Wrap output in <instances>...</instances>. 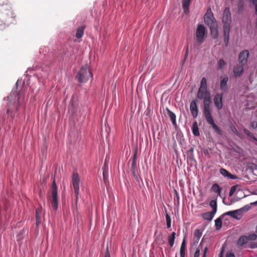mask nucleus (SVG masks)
Returning <instances> with one entry per match:
<instances>
[{
	"instance_id": "1",
	"label": "nucleus",
	"mask_w": 257,
	"mask_h": 257,
	"mask_svg": "<svg viewBox=\"0 0 257 257\" xmlns=\"http://www.w3.org/2000/svg\"><path fill=\"white\" fill-rule=\"evenodd\" d=\"M19 94L16 91H12L7 97V113L14 117V112L19 109Z\"/></svg>"
},
{
	"instance_id": "2",
	"label": "nucleus",
	"mask_w": 257,
	"mask_h": 257,
	"mask_svg": "<svg viewBox=\"0 0 257 257\" xmlns=\"http://www.w3.org/2000/svg\"><path fill=\"white\" fill-rule=\"evenodd\" d=\"M197 97L199 99H203V111L210 110L211 96L207 89L199 88Z\"/></svg>"
},
{
	"instance_id": "3",
	"label": "nucleus",
	"mask_w": 257,
	"mask_h": 257,
	"mask_svg": "<svg viewBox=\"0 0 257 257\" xmlns=\"http://www.w3.org/2000/svg\"><path fill=\"white\" fill-rule=\"evenodd\" d=\"M92 74L89 69L88 66L85 65L82 66L78 73L76 78L79 83H85L90 78L92 77Z\"/></svg>"
},
{
	"instance_id": "4",
	"label": "nucleus",
	"mask_w": 257,
	"mask_h": 257,
	"mask_svg": "<svg viewBox=\"0 0 257 257\" xmlns=\"http://www.w3.org/2000/svg\"><path fill=\"white\" fill-rule=\"evenodd\" d=\"M206 35L207 32L205 27L203 25H198L196 31V41L198 45L203 43Z\"/></svg>"
},
{
	"instance_id": "5",
	"label": "nucleus",
	"mask_w": 257,
	"mask_h": 257,
	"mask_svg": "<svg viewBox=\"0 0 257 257\" xmlns=\"http://www.w3.org/2000/svg\"><path fill=\"white\" fill-rule=\"evenodd\" d=\"M80 182V178L77 172H74L72 176V184L75 195L76 201L78 199L79 194V184Z\"/></svg>"
},
{
	"instance_id": "6",
	"label": "nucleus",
	"mask_w": 257,
	"mask_h": 257,
	"mask_svg": "<svg viewBox=\"0 0 257 257\" xmlns=\"http://www.w3.org/2000/svg\"><path fill=\"white\" fill-rule=\"evenodd\" d=\"M51 201L53 208L57 210L58 208L57 187L55 180L53 181L52 185Z\"/></svg>"
},
{
	"instance_id": "7",
	"label": "nucleus",
	"mask_w": 257,
	"mask_h": 257,
	"mask_svg": "<svg viewBox=\"0 0 257 257\" xmlns=\"http://www.w3.org/2000/svg\"><path fill=\"white\" fill-rule=\"evenodd\" d=\"M203 114L206 118V121L209 124L211 125L212 128L218 134H221V131L219 127L214 123V120L211 115V112L210 110L203 111Z\"/></svg>"
},
{
	"instance_id": "8",
	"label": "nucleus",
	"mask_w": 257,
	"mask_h": 257,
	"mask_svg": "<svg viewBox=\"0 0 257 257\" xmlns=\"http://www.w3.org/2000/svg\"><path fill=\"white\" fill-rule=\"evenodd\" d=\"M222 22L223 28H230L231 23V13L229 8H226L223 13Z\"/></svg>"
},
{
	"instance_id": "9",
	"label": "nucleus",
	"mask_w": 257,
	"mask_h": 257,
	"mask_svg": "<svg viewBox=\"0 0 257 257\" xmlns=\"http://www.w3.org/2000/svg\"><path fill=\"white\" fill-rule=\"evenodd\" d=\"M222 97L223 94L221 93H217L214 97V103L218 110H220L222 108Z\"/></svg>"
},
{
	"instance_id": "10",
	"label": "nucleus",
	"mask_w": 257,
	"mask_h": 257,
	"mask_svg": "<svg viewBox=\"0 0 257 257\" xmlns=\"http://www.w3.org/2000/svg\"><path fill=\"white\" fill-rule=\"evenodd\" d=\"M249 56V52L248 50H244L242 51L239 55L238 61L239 63L245 65L247 63V59Z\"/></svg>"
},
{
	"instance_id": "11",
	"label": "nucleus",
	"mask_w": 257,
	"mask_h": 257,
	"mask_svg": "<svg viewBox=\"0 0 257 257\" xmlns=\"http://www.w3.org/2000/svg\"><path fill=\"white\" fill-rule=\"evenodd\" d=\"M224 215L230 216L233 218L240 219L242 216L241 209H237L233 211H229L224 214Z\"/></svg>"
},
{
	"instance_id": "12",
	"label": "nucleus",
	"mask_w": 257,
	"mask_h": 257,
	"mask_svg": "<svg viewBox=\"0 0 257 257\" xmlns=\"http://www.w3.org/2000/svg\"><path fill=\"white\" fill-rule=\"evenodd\" d=\"M244 65L239 63L234 67L233 72L235 77H239L242 75L244 71Z\"/></svg>"
},
{
	"instance_id": "13",
	"label": "nucleus",
	"mask_w": 257,
	"mask_h": 257,
	"mask_svg": "<svg viewBox=\"0 0 257 257\" xmlns=\"http://www.w3.org/2000/svg\"><path fill=\"white\" fill-rule=\"evenodd\" d=\"M228 81V77L227 76H220V88L223 92L226 91L228 89V87H227Z\"/></svg>"
},
{
	"instance_id": "14",
	"label": "nucleus",
	"mask_w": 257,
	"mask_h": 257,
	"mask_svg": "<svg viewBox=\"0 0 257 257\" xmlns=\"http://www.w3.org/2000/svg\"><path fill=\"white\" fill-rule=\"evenodd\" d=\"M190 110L193 117H196L198 112L196 99L193 100L191 101L190 105Z\"/></svg>"
},
{
	"instance_id": "15",
	"label": "nucleus",
	"mask_w": 257,
	"mask_h": 257,
	"mask_svg": "<svg viewBox=\"0 0 257 257\" xmlns=\"http://www.w3.org/2000/svg\"><path fill=\"white\" fill-rule=\"evenodd\" d=\"M214 18L212 13L207 12L204 16V22L208 26H212L214 23Z\"/></svg>"
},
{
	"instance_id": "16",
	"label": "nucleus",
	"mask_w": 257,
	"mask_h": 257,
	"mask_svg": "<svg viewBox=\"0 0 257 257\" xmlns=\"http://www.w3.org/2000/svg\"><path fill=\"white\" fill-rule=\"evenodd\" d=\"M230 28H223L224 42L225 46H227L229 40Z\"/></svg>"
},
{
	"instance_id": "17",
	"label": "nucleus",
	"mask_w": 257,
	"mask_h": 257,
	"mask_svg": "<svg viewBox=\"0 0 257 257\" xmlns=\"http://www.w3.org/2000/svg\"><path fill=\"white\" fill-rule=\"evenodd\" d=\"M215 213L216 212H213V211L210 212H207L203 213L202 214V217L205 220L211 221L214 217V216Z\"/></svg>"
},
{
	"instance_id": "18",
	"label": "nucleus",
	"mask_w": 257,
	"mask_h": 257,
	"mask_svg": "<svg viewBox=\"0 0 257 257\" xmlns=\"http://www.w3.org/2000/svg\"><path fill=\"white\" fill-rule=\"evenodd\" d=\"M166 110L167 111V113L168 116H169L171 120L172 121V124L174 126L177 125V123L176 121V115L175 114L171 111L169 108H167Z\"/></svg>"
},
{
	"instance_id": "19",
	"label": "nucleus",
	"mask_w": 257,
	"mask_h": 257,
	"mask_svg": "<svg viewBox=\"0 0 257 257\" xmlns=\"http://www.w3.org/2000/svg\"><path fill=\"white\" fill-rule=\"evenodd\" d=\"M220 173L224 177H227L231 179H234L236 178L235 175L231 174L229 172L224 169H221L220 170Z\"/></svg>"
},
{
	"instance_id": "20",
	"label": "nucleus",
	"mask_w": 257,
	"mask_h": 257,
	"mask_svg": "<svg viewBox=\"0 0 257 257\" xmlns=\"http://www.w3.org/2000/svg\"><path fill=\"white\" fill-rule=\"evenodd\" d=\"M248 241L247 236L241 235L238 239L237 245L238 246H241L245 244Z\"/></svg>"
},
{
	"instance_id": "21",
	"label": "nucleus",
	"mask_w": 257,
	"mask_h": 257,
	"mask_svg": "<svg viewBox=\"0 0 257 257\" xmlns=\"http://www.w3.org/2000/svg\"><path fill=\"white\" fill-rule=\"evenodd\" d=\"M191 0H183V8L184 12L185 13H188L189 12V6Z\"/></svg>"
},
{
	"instance_id": "22",
	"label": "nucleus",
	"mask_w": 257,
	"mask_h": 257,
	"mask_svg": "<svg viewBox=\"0 0 257 257\" xmlns=\"http://www.w3.org/2000/svg\"><path fill=\"white\" fill-rule=\"evenodd\" d=\"M84 29H85L84 26L80 27L77 29V30L76 31V35H75L76 37L77 38L79 39V38H81L83 36V34H84Z\"/></svg>"
},
{
	"instance_id": "23",
	"label": "nucleus",
	"mask_w": 257,
	"mask_h": 257,
	"mask_svg": "<svg viewBox=\"0 0 257 257\" xmlns=\"http://www.w3.org/2000/svg\"><path fill=\"white\" fill-rule=\"evenodd\" d=\"M211 190L214 192L217 193L218 195H220V193L222 189L217 184H214L212 186Z\"/></svg>"
},
{
	"instance_id": "24",
	"label": "nucleus",
	"mask_w": 257,
	"mask_h": 257,
	"mask_svg": "<svg viewBox=\"0 0 257 257\" xmlns=\"http://www.w3.org/2000/svg\"><path fill=\"white\" fill-rule=\"evenodd\" d=\"M222 226V219L221 216H220L219 217L217 218L215 220V229L217 230H219Z\"/></svg>"
},
{
	"instance_id": "25",
	"label": "nucleus",
	"mask_w": 257,
	"mask_h": 257,
	"mask_svg": "<svg viewBox=\"0 0 257 257\" xmlns=\"http://www.w3.org/2000/svg\"><path fill=\"white\" fill-rule=\"evenodd\" d=\"M7 16L6 19L9 20V19H11V20L10 21V22L13 23L14 20H15V17H16V15H15V14L13 13V12L12 11H11V10H9L8 11V13L7 14Z\"/></svg>"
},
{
	"instance_id": "26",
	"label": "nucleus",
	"mask_w": 257,
	"mask_h": 257,
	"mask_svg": "<svg viewBox=\"0 0 257 257\" xmlns=\"http://www.w3.org/2000/svg\"><path fill=\"white\" fill-rule=\"evenodd\" d=\"M176 233L173 232L170 236L168 237V242L171 247H172L174 244Z\"/></svg>"
},
{
	"instance_id": "27",
	"label": "nucleus",
	"mask_w": 257,
	"mask_h": 257,
	"mask_svg": "<svg viewBox=\"0 0 257 257\" xmlns=\"http://www.w3.org/2000/svg\"><path fill=\"white\" fill-rule=\"evenodd\" d=\"M210 31H211V35L212 37L214 39H215L218 36V31L216 27H214L213 26L210 27Z\"/></svg>"
},
{
	"instance_id": "28",
	"label": "nucleus",
	"mask_w": 257,
	"mask_h": 257,
	"mask_svg": "<svg viewBox=\"0 0 257 257\" xmlns=\"http://www.w3.org/2000/svg\"><path fill=\"white\" fill-rule=\"evenodd\" d=\"M202 231L200 229H196L194 232V238L198 241L202 235Z\"/></svg>"
},
{
	"instance_id": "29",
	"label": "nucleus",
	"mask_w": 257,
	"mask_h": 257,
	"mask_svg": "<svg viewBox=\"0 0 257 257\" xmlns=\"http://www.w3.org/2000/svg\"><path fill=\"white\" fill-rule=\"evenodd\" d=\"M199 88L207 89V81L205 77L202 78Z\"/></svg>"
},
{
	"instance_id": "30",
	"label": "nucleus",
	"mask_w": 257,
	"mask_h": 257,
	"mask_svg": "<svg viewBox=\"0 0 257 257\" xmlns=\"http://www.w3.org/2000/svg\"><path fill=\"white\" fill-rule=\"evenodd\" d=\"M209 205L212 208V211L216 212L217 211V202L216 200H212L210 202Z\"/></svg>"
},
{
	"instance_id": "31",
	"label": "nucleus",
	"mask_w": 257,
	"mask_h": 257,
	"mask_svg": "<svg viewBox=\"0 0 257 257\" xmlns=\"http://www.w3.org/2000/svg\"><path fill=\"white\" fill-rule=\"evenodd\" d=\"M226 63L223 59H220L218 62V69L222 70L225 66Z\"/></svg>"
},
{
	"instance_id": "32",
	"label": "nucleus",
	"mask_w": 257,
	"mask_h": 257,
	"mask_svg": "<svg viewBox=\"0 0 257 257\" xmlns=\"http://www.w3.org/2000/svg\"><path fill=\"white\" fill-rule=\"evenodd\" d=\"M165 216L167 223V227L168 228H169L171 227V218L170 216L168 213H166Z\"/></svg>"
},
{
	"instance_id": "33",
	"label": "nucleus",
	"mask_w": 257,
	"mask_h": 257,
	"mask_svg": "<svg viewBox=\"0 0 257 257\" xmlns=\"http://www.w3.org/2000/svg\"><path fill=\"white\" fill-rule=\"evenodd\" d=\"M192 132L193 135L195 136H198L199 135V132L197 125H195L194 124H193Z\"/></svg>"
},
{
	"instance_id": "34",
	"label": "nucleus",
	"mask_w": 257,
	"mask_h": 257,
	"mask_svg": "<svg viewBox=\"0 0 257 257\" xmlns=\"http://www.w3.org/2000/svg\"><path fill=\"white\" fill-rule=\"evenodd\" d=\"M247 238V240H255L257 238V235L255 233H252L249 234L248 236H246Z\"/></svg>"
},
{
	"instance_id": "35",
	"label": "nucleus",
	"mask_w": 257,
	"mask_h": 257,
	"mask_svg": "<svg viewBox=\"0 0 257 257\" xmlns=\"http://www.w3.org/2000/svg\"><path fill=\"white\" fill-rule=\"evenodd\" d=\"M237 187H238V185H234L231 187L230 191H229V196H231L234 193V192L236 190Z\"/></svg>"
},
{
	"instance_id": "36",
	"label": "nucleus",
	"mask_w": 257,
	"mask_h": 257,
	"mask_svg": "<svg viewBox=\"0 0 257 257\" xmlns=\"http://www.w3.org/2000/svg\"><path fill=\"white\" fill-rule=\"evenodd\" d=\"M243 132L245 135L247 136L253 138L254 140H256V138L253 136L252 134L246 128L243 129Z\"/></svg>"
},
{
	"instance_id": "37",
	"label": "nucleus",
	"mask_w": 257,
	"mask_h": 257,
	"mask_svg": "<svg viewBox=\"0 0 257 257\" xmlns=\"http://www.w3.org/2000/svg\"><path fill=\"white\" fill-rule=\"evenodd\" d=\"M230 128L231 131L234 133L236 136L240 137V133L237 131V129L235 128V127L234 125H231Z\"/></svg>"
},
{
	"instance_id": "38",
	"label": "nucleus",
	"mask_w": 257,
	"mask_h": 257,
	"mask_svg": "<svg viewBox=\"0 0 257 257\" xmlns=\"http://www.w3.org/2000/svg\"><path fill=\"white\" fill-rule=\"evenodd\" d=\"M186 248L180 247V257H185Z\"/></svg>"
},
{
	"instance_id": "39",
	"label": "nucleus",
	"mask_w": 257,
	"mask_h": 257,
	"mask_svg": "<svg viewBox=\"0 0 257 257\" xmlns=\"http://www.w3.org/2000/svg\"><path fill=\"white\" fill-rule=\"evenodd\" d=\"M132 173H133V177L135 178V179L138 182H139V177L138 174L135 172V170H132Z\"/></svg>"
},
{
	"instance_id": "40",
	"label": "nucleus",
	"mask_w": 257,
	"mask_h": 257,
	"mask_svg": "<svg viewBox=\"0 0 257 257\" xmlns=\"http://www.w3.org/2000/svg\"><path fill=\"white\" fill-rule=\"evenodd\" d=\"M252 2L255 7V14L257 15V0H252Z\"/></svg>"
},
{
	"instance_id": "41",
	"label": "nucleus",
	"mask_w": 257,
	"mask_h": 257,
	"mask_svg": "<svg viewBox=\"0 0 257 257\" xmlns=\"http://www.w3.org/2000/svg\"><path fill=\"white\" fill-rule=\"evenodd\" d=\"M250 207L249 205H247L244 206L243 207L240 208V209H241V213H242L243 211H247L249 210Z\"/></svg>"
},
{
	"instance_id": "42",
	"label": "nucleus",
	"mask_w": 257,
	"mask_h": 257,
	"mask_svg": "<svg viewBox=\"0 0 257 257\" xmlns=\"http://www.w3.org/2000/svg\"><path fill=\"white\" fill-rule=\"evenodd\" d=\"M104 257H110L108 245L106 247Z\"/></svg>"
},
{
	"instance_id": "43",
	"label": "nucleus",
	"mask_w": 257,
	"mask_h": 257,
	"mask_svg": "<svg viewBox=\"0 0 257 257\" xmlns=\"http://www.w3.org/2000/svg\"><path fill=\"white\" fill-rule=\"evenodd\" d=\"M250 127L252 128H255L257 127V122L253 121L250 124Z\"/></svg>"
},
{
	"instance_id": "44",
	"label": "nucleus",
	"mask_w": 257,
	"mask_h": 257,
	"mask_svg": "<svg viewBox=\"0 0 257 257\" xmlns=\"http://www.w3.org/2000/svg\"><path fill=\"white\" fill-rule=\"evenodd\" d=\"M36 225L38 226L41 224V217H37V218H36Z\"/></svg>"
},
{
	"instance_id": "45",
	"label": "nucleus",
	"mask_w": 257,
	"mask_h": 257,
	"mask_svg": "<svg viewBox=\"0 0 257 257\" xmlns=\"http://www.w3.org/2000/svg\"><path fill=\"white\" fill-rule=\"evenodd\" d=\"M200 255V249L198 248L196 249L194 257H199Z\"/></svg>"
},
{
	"instance_id": "46",
	"label": "nucleus",
	"mask_w": 257,
	"mask_h": 257,
	"mask_svg": "<svg viewBox=\"0 0 257 257\" xmlns=\"http://www.w3.org/2000/svg\"><path fill=\"white\" fill-rule=\"evenodd\" d=\"M186 240H185V238H184L182 241V244L181 245V247L186 248Z\"/></svg>"
},
{
	"instance_id": "47",
	"label": "nucleus",
	"mask_w": 257,
	"mask_h": 257,
	"mask_svg": "<svg viewBox=\"0 0 257 257\" xmlns=\"http://www.w3.org/2000/svg\"><path fill=\"white\" fill-rule=\"evenodd\" d=\"M41 213V210L39 209H37L36 211V218L38 217H41V214L40 213Z\"/></svg>"
},
{
	"instance_id": "48",
	"label": "nucleus",
	"mask_w": 257,
	"mask_h": 257,
	"mask_svg": "<svg viewBox=\"0 0 257 257\" xmlns=\"http://www.w3.org/2000/svg\"><path fill=\"white\" fill-rule=\"evenodd\" d=\"M226 257H235L234 253L232 252H227Z\"/></svg>"
},
{
	"instance_id": "49",
	"label": "nucleus",
	"mask_w": 257,
	"mask_h": 257,
	"mask_svg": "<svg viewBox=\"0 0 257 257\" xmlns=\"http://www.w3.org/2000/svg\"><path fill=\"white\" fill-rule=\"evenodd\" d=\"M175 195H176V200L179 202V193H178V192L176 190H175Z\"/></svg>"
},
{
	"instance_id": "50",
	"label": "nucleus",
	"mask_w": 257,
	"mask_h": 257,
	"mask_svg": "<svg viewBox=\"0 0 257 257\" xmlns=\"http://www.w3.org/2000/svg\"><path fill=\"white\" fill-rule=\"evenodd\" d=\"M136 165V162H132V164L131 165L132 170H134V168Z\"/></svg>"
},
{
	"instance_id": "51",
	"label": "nucleus",
	"mask_w": 257,
	"mask_h": 257,
	"mask_svg": "<svg viewBox=\"0 0 257 257\" xmlns=\"http://www.w3.org/2000/svg\"><path fill=\"white\" fill-rule=\"evenodd\" d=\"M207 251V248L206 247L204 249L203 255V257H205L206 253Z\"/></svg>"
},
{
	"instance_id": "52",
	"label": "nucleus",
	"mask_w": 257,
	"mask_h": 257,
	"mask_svg": "<svg viewBox=\"0 0 257 257\" xmlns=\"http://www.w3.org/2000/svg\"><path fill=\"white\" fill-rule=\"evenodd\" d=\"M136 153H135L133 156V161H135L136 160Z\"/></svg>"
},
{
	"instance_id": "53",
	"label": "nucleus",
	"mask_w": 257,
	"mask_h": 257,
	"mask_svg": "<svg viewBox=\"0 0 257 257\" xmlns=\"http://www.w3.org/2000/svg\"><path fill=\"white\" fill-rule=\"evenodd\" d=\"M251 204L257 205V201L251 203Z\"/></svg>"
},
{
	"instance_id": "54",
	"label": "nucleus",
	"mask_w": 257,
	"mask_h": 257,
	"mask_svg": "<svg viewBox=\"0 0 257 257\" xmlns=\"http://www.w3.org/2000/svg\"><path fill=\"white\" fill-rule=\"evenodd\" d=\"M106 165H107V163H106V162H105L104 164V167L105 168L106 166Z\"/></svg>"
},
{
	"instance_id": "55",
	"label": "nucleus",
	"mask_w": 257,
	"mask_h": 257,
	"mask_svg": "<svg viewBox=\"0 0 257 257\" xmlns=\"http://www.w3.org/2000/svg\"><path fill=\"white\" fill-rule=\"evenodd\" d=\"M187 53H188V49H187V51L186 52V55H187Z\"/></svg>"
},
{
	"instance_id": "56",
	"label": "nucleus",
	"mask_w": 257,
	"mask_h": 257,
	"mask_svg": "<svg viewBox=\"0 0 257 257\" xmlns=\"http://www.w3.org/2000/svg\"><path fill=\"white\" fill-rule=\"evenodd\" d=\"M256 231L257 232V226H256Z\"/></svg>"
},
{
	"instance_id": "57",
	"label": "nucleus",
	"mask_w": 257,
	"mask_h": 257,
	"mask_svg": "<svg viewBox=\"0 0 257 257\" xmlns=\"http://www.w3.org/2000/svg\"><path fill=\"white\" fill-rule=\"evenodd\" d=\"M223 215H224V214H223V215H222V216H221V217H222V216H223Z\"/></svg>"
},
{
	"instance_id": "58",
	"label": "nucleus",
	"mask_w": 257,
	"mask_h": 257,
	"mask_svg": "<svg viewBox=\"0 0 257 257\" xmlns=\"http://www.w3.org/2000/svg\"><path fill=\"white\" fill-rule=\"evenodd\" d=\"M219 257H222L221 255H220Z\"/></svg>"
}]
</instances>
